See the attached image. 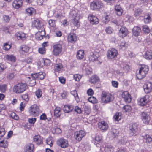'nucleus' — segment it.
I'll use <instances>...</instances> for the list:
<instances>
[{"label":"nucleus","mask_w":152,"mask_h":152,"mask_svg":"<svg viewBox=\"0 0 152 152\" xmlns=\"http://www.w3.org/2000/svg\"><path fill=\"white\" fill-rule=\"evenodd\" d=\"M88 19L92 24H96L99 23V20L97 17L92 15H89Z\"/></svg>","instance_id":"18"},{"label":"nucleus","mask_w":152,"mask_h":152,"mask_svg":"<svg viewBox=\"0 0 152 152\" xmlns=\"http://www.w3.org/2000/svg\"><path fill=\"white\" fill-rule=\"evenodd\" d=\"M151 18L149 15H145L144 16V21L145 23H148L151 21Z\"/></svg>","instance_id":"42"},{"label":"nucleus","mask_w":152,"mask_h":152,"mask_svg":"<svg viewBox=\"0 0 152 152\" xmlns=\"http://www.w3.org/2000/svg\"><path fill=\"white\" fill-rule=\"evenodd\" d=\"M106 33L108 34H111L113 31V29L110 26L106 27L105 29Z\"/></svg>","instance_id":"51"},{"label":"nucleus","mask_w":152,"mask_h":152,"mask_svg":"<svg viewBox=\"0 0 152 152\" xmlns=\"http://www.w3.org/2000/svg\"><path fill=\"white\" fill-rule=\"evenodd\" d=\"M121 67H123V69L124 71H128L129 69V66L126 64H122L121 65Z\"/></svg>","instance_id":"50"},{"label":"nucleus","mask_w":152,"mask_h":152,"mask_svg":"<svg viewBox=\"0 0 152 152\" xmlns=\"http://www.w3.org/2000/svg\"><path fill=\"white\" fill-rule=\"evenodd\" d=\"M102 19L103 22L106 23H107L110 20V18L108 15H106L105 17L102 18Z\"/></svg>","instance_id":"59"},{"label":"nucleus","mask_w":152,"mask_h":152,"mask_svg":"<svg viewBox=\"0 0 152 152\" xmlns=\"http://www.w3.org/2000/svg\"><path fill=\"white\" fill-rule=\"evenodd\" d=\"M33 26L35 27L39 30L41 31L42 32L44 33L45 28L44 27L43 24L40 22L38 19L34 20L32 23ZM45 33H44V34Z\"/></svg>","instance_id":"8"},{"label":"nucleus","mask_w":152,"mask_h":152,"mask_svg":"<svg viewBox=\"0 0 152 152\" xmlns=\"http://www.w3.org/2000/svg\"><path fill=\"white\" fill-rule=\"evenodd\" d=\"M99 77L96 75L92 76L89 80V82L92 84L95 83L99 82Z\"/></svg>","instance_id":"29"},{"label":"nucleus","mask_w":152,"mask_h":152,"mask_svg":"<svg viewBox=\"0 0 152 152\" xmlns=\"http://www.w3.org/2000/svg\"><path fill=\"white\" fill-rule=\"evenodd\" d=\"M14 76L15 75L14 73H10L7 75L6 77L9 80H11L14 77Z\"/></svg>","instance_id":"57"},{"label":"nucleus","mask_w":152,"mask_h":152,"mask_svg":"<svg viewBox=\"0 0 152 152\" xmlns=\"http://www.w3.org/2000/svg\"><path fill=\"white\" fill-rule=\"evenodd\" d=\"M6 58L7 60L12 62H14L16 60L15 57L12 55H7L6 56Z\"/></svg>","instance_id":"39"},{"label":"nucleus","mask_w":152,"mask_h":152,"mask_svg":"<svg viewBox=\"0 0 152 152\" xmlns=\"http://www.w3.org/2000/svg\"><path fill=\"white\" fill-rule=\"evenodd\" d=\"M39 107L36 104L31 105L29 111L30 115L34 117L38 116L39 115Z\"/></svg>","instance_id":"7"},{"label":"nucleus","mask_w":152,"mask_h":152,"mask_svg":"<svg viewBox=\"0 0 152 152\" xmlns=\"http://www.w3.org/2000/svg\"><path fill=\"white\" fill-rule=\"evenodd\" d=\"M84 50H80L77 52V57L78 59H82L84 58Z\"/></svg>","instance_id":"34"},{"label":"nucleus","mask_w":152,"mask_h":152,"mask_svg":"<svg viewBox=\"0 0 152 152\" xmlns=\"http://www.w3.org/2000/svg\"><path fill=\"white\" fill-rule=\"evenodd\" d=\"M92 142L97 147H99L103 141V137L100 134H94L92 135Z\"/></svg>","instance_id":"4"},{"label":"nucleus","mask_w":152,"mask_h":152,"mask_svg":"<svg viewBox=\"0 0 152 152\" xmlns=\"http://www.w3.org/2000/svg\"><path fill=\"white\" fill-rule=\"evenodd\" d=\"M26 83H18L14 86L13 91L17 94L22 93L26 90Z\"/></svg>","instance_id":"3"},{"label":"nucleus","mask_w":152,"mask_h":152,"mask_svg":"<svg viewBox=\"0 0 152 152\" xmlns=\"http://www.w3.org/2000/svg\"><path fill=\"white\" fill-rule=\"evenodd\" d=\"M23 1L21 0L14 1L12 3L13 7L15 9H18L22 6Z\"/></svg>","instance_id":"23"},{"label":"nucleus","mask_w":152,"mask_h":152,"mask_svg":"<svg viewBox=\"0 0 152 152\" xmlns=\"http://www.w3.org/2000/svg\"><path fill=\"white\" fill-rule=\"evenodd\" d=\"M40 119L41 120H46L47 119V117L46 114L45 113L42 114L40 116Z\"/></svg>","instance_id":"64"},{"label":"nucleus","mask_w":152,"mask_h":152,"mask_svg":"<svg viewBox=\"0 0 152 152\" xmlns=\"http://www.w3.org/2000/svg\"><path fill=\"white\" fill-rule=\"evenodd\" d=\"M128 46V44L125 41H122L121 42L120 47L121 49L125 50Z\"/></svg>","instance_id":"46"},{"label":"nucleus","mask_w":152,"mask_h":152,"mask_svg":"<svg viewBox=\"0 0 152 152\" xmlns=\"http://www.w3.org/2000/svg\"><path fill=\"white\" fill-rule=\"evenodd\" d=\"M141 31V28L139 27L135 26L132 29V32L133 34L135 36H137L139 35Z\"/></svg>","instance_id":"31"},{"label":"nucleus","mask_w":152,"mask_h":152,"mask_svg":"<svg viewBox=\"0 0 152 152\" xmlns=\"http://www.w3.org/2000/svg\"><path fill=\"white\" fill-rule=\"evenodd\" d=\"M21 49L24 52L27 53L29 51V48L28 46L24 45L22 46Z\"/></svg>","instance_id":"53"},{"label":"nucleus","mask_w":152,"mask_h":152,"mask_svg":"<svg viewBox=\"0 0 152 152\" xmlns=\"http://www.w3.org/2000/svg\"><path fill=\"white\" fill-rule=\"evenodd\" d=\"M46 143L47 144L49 145L50 147L52 146L53 145V142L50 138L47 139Z\"/></svg>","instance_id":"60"},{"label":"nucleus","mask_w":152,"mask_h":152,"mask_svg":"<svg viewBox=\"0 0 152 152\" xmlns=\"http://www.w3.org/2000/svg\"><path fill=\"white\" fill-rule=\"evenodd\" d=\"M63 65L61 63H56L54 65V71L55 72H59L63 68Z\"/></svg>","instance_id":"28"},{"label":"nucleus","mask_w":152,"mask_h":152,"mask_svg":"<svg viewBox=\"0 0 152 152\" xmlns=\"http://www.w3.org/2000/svg\"><path fill=\"white\" fill-rule=\"evenodd\" d=\"M141 118L143 122L145 124H148L150 122L151 118L148 113L143 112L141 114Z\"/></svg>","instance_id":"12"},{"label":"nucleus","mask_w":152,"mask_h":152,"mask_svg":"<svg viewBox=\"0 0 152 152\" xmlns=\"http://www.w3.org/2000/svg\"><path fill=\"white\" fill-rule=\"evenodd\" d=\"M1 138L0 139V146L4 148H7L8 145V142L6 138L1 140Z\"/></svg>","instance_id":"27"},{"label":"nucleus","mask_w":152,"mask_h":152,"mask_svg":"<svg viewBox=\"0 0 152 152\" xmlns=\"http://www.w3.org/2000/svg\"><path fill=\"white\" fill-rule=\"evenodd\" d=\"M74 79L77 81H79L81 78V76L79 74H75L73 75Z\"/></svg>","instance_id":"56"},{"label":"nucleus","mask_w":152,"mask_h":152,"mask_svg":"<svg viewBox=\"0 0 152 152\" xmlns=\"http://www.w3.org/2000/svg\"><path fill=\"white\" fill-rule=\"evenodd\" d=\"M17 39L18 40H24L26 38V34L22 32H17L15 34Z\"/></svg>","instance_id":"21"},{"label":"nucleus","mask_w":152,"mask_h":152,"mask_svg":"<svg viewBox=\"0 0 152 152\" xmlns=\"http://www.w3.org/2000/svg\"><path fill=\"white\" fill-rule=\"evenodd\" d=\"M98 56V53L94 50L91 52L88 57L90 61L93 62L97 60Z\"/></svg>","instance_id":"13"},{"label":"nucleus","mask_w":152,"mask_h":152,"mask_svg":"<svg viewBox=\"0 0 152 152\" xmlns=\"http://www.w3.org/2000/svg\"><path fill=\"white\" fill-rule=\"evenodd\" d=\"M122 117L121 113L117 112L113 116V119L115 121H118L121 119Z\"/></svg>","instance_id":"32"},{"label":"nucleus","mask_w":152,"mask_h":152,"mask_svg":"<svg viewBox=\"0 0 152 152\" xmlns=\"http://www.w3.org/2000/svg\"><path fill=\"white\" fill-rule=\"evenodd\" d=\"M131 106L128 104L124 106L122 108V111L123 112H129L131 111Z\"/></svg>","instance_id":"43"},{"label":"nucleus","mask_w":152,"mask_h":152,"mask_svg":"<svg viewBox=\"0 0 152 152\" xmlns=\"http://www.w3.org/2000/svg\"><path fill=\"white\" fill-rule=\"evenodd\" d=\"M34 145L32 143L26 145L24 148L25 152H34Z\"/></svg>","instance_id":"19"},{"label":"nucleus","mask_w":152,"mask_h":152,"mask_svg":"<svg viewBox=\"0 0 152 152\" xmlns=\"http://www.w3.org/2000/svg\"><path fill=\"white\" fill-rule=\"evenodd\" d=\"M143 57L147 60H151L152 59V50H148L146 51L143 55Z\"/></svg>","instance_id":"24"},{"label":"nucleus","mask_w":152,"mask_h":152,"mask_svg":"<svg viewBox=\"0 0 152 152\" xmlns=\"http://www.w3.org/2000/svg\"><path fill=\"white\" fill-rule=\"evenodd\" d=\"M98 127L100 130L104 131L108 129V126L107 123L104 121H102L99 123Z\"/></svg>","instance_id":"20"},{"label":"nucleus","mask_w":152,"mask_h":152,"mask_svg":"<svg viewBox=\"0 0 152 152\" xmlns=\"http://www.w3.org/2000/svg\"><path fill=\"white\" fill-rule=\"evenodd\" d=\"M44 33L41 31H39L37 33L36 36V38L38 40H41L43 39V37H45V32L44 31Z\"/></svg>","instance_id":"36"},{"label":"nucleus","mask_w":152,"mask_h":152,"mask_svg":"<svg viewBox=\"0 0 152 152\" xmlns=\"http://www.w3.org/2000/svg\"><path fill=\"white\" fill-rule=\"evenodd\" d=\"M129 34V31L127 28L124 26H122L118 31L119 36L123 38Z\"/></svg>","instance_id":"11"},{"label":"nucleus","mask_w":152,"mask_h":152,"mask_svg":"<svg viewBox=\"0 0 152 152\" xmlns=\"http://www.w3.org/2000/svg\"><path fill=\"white\" fill-rule=\"evenodd\" d=\"M73 107L72 106L69 104L65 105L63 108L64 112L65 113H69L72 111L73 109Z\"/></svg>","instance_id":"25"},{"label":"nucleus","mask_w":152,"mask_h":152,"mask_svg":"<svg viewBox=\"0 0 152 152\" xmlns=\"http://www.w3.org/2000/svg\"><path fill=\"white\" fill-rule=\"evenodd\" d=\"M61 108L58 107H56L54 110V115L57 117H58L60 115V111Z\"/></svg>","instance_id":"40"},{"label":"nucleus","mask_w":152,"mask_h":152,"mask_svg":"<svg viewBox=\"0 0 152 152\" xmlns=\"http://www.w3.org/2000/svg\"><path fill=\"white\" fill-rule=\"evenodd\" d=\"M57 145L63 148H65L69 146L68 141L63 138H60L57 140L56 142Z\"/></svg>","instance_id":"10"},{"label":"nucleus","mask_w":152,"mask_h":152,"mask_svg":"<svg viewBox=\"0 0 152 152\" xmlns=\"http://www.w3.org/2000/svg\"><path fill=\"white\" fill-rule=\"evenodd\" d=\"M114 148L110 145H107L105 146L104 150L105 152H113Z\"/></svg>","instance_id":"37"},{"label":"nucleus","mask_w":152,"mask_h":152,"mask_svg":"<svg viewBox=\"0 0 152 152\" xmlns=\"http://www.w3.org/2000/svg\"><path fill=\"white\" fill-rule=\"evenodd\" d=\"M143 88L146 93H149L152 91V83L149 82H147L143 86Z\"/></svg>","instance_id":"16"},{"label":"nucleus","mask_w":152,"mask_h":152,"mask_svg":"<svg viewBox=\"0 0 152 152\" xmlns=\"http://www.w3.org/2000/svg\"><path fill=\"white\" fill-rule=\"evenodd\" d=\"M51 62L50 60L49 59H46L44 61V64L47 66L50 65Z\"/></svg>","instance_id":"63"},{"label":"nucleus","mask_w":152,"mask_h":152,"mask_svg":"<svg viewBox=\"0 0 152 152\" xmlns=\"http://www.w3.org/2000/svg\"><path fill=\"white\" fill-rule=\"evenodd\" d=\"M118 51L114 48L109 49L107 53V56L109 60H115L117 57Z\"/></svg>","instance_id":"5"},{"label":"nucleus","mask_w":152,"mask_h":152,"mask_svg":"<svg viewBox=\"0 0 152 152\" xmlns=\"http://www.w3.org/2000/svg\"><path fill=\"white\" fill-rule=\"evenodd\" d=\"M101 99L102 102L108 103L113 100L114 97L110 93L103 91L101 95Z\"/></svg>","instance_id":"2"},{"label":"nucleus","mask_w":152,"mask_h":152,"mask_svg":"<svg viewBox=\"0 0 152 152\" xmlns=\"http://www.w3.org/2000/svg\"><path fill=\"white\" fill-rule=\"evenodd\" d=\"M53 54L56 56H59L62 51V48L61 44H56L53 46Z\"/></svg>","instance_id":"9"},{"label":"nucleus","mask_w":152,"mask_h":152,"mask_svg":"<svg viewBox=\"0 0 152 152\" xmlns=\"http://www.w3.org/2000/svg\"><path fill=\"white\" fill-rule=\"evenodd\" d=\"M77 37L76 34L70 33L68 36V40L69 42L74 43L77 40Z\"/></svg>","instance_id":"22"},{"label":"nucleus","mask_w":152,"mask_h":152,"mask_svg":"<svg viewBox=\"0 0 152 152\" xmlns=\"http://www.w3.org/2000/svg\"><path fill=\"white\" fill-rule=\"evenodd\" d=\"M34 140L38 144H40L42 143V138L39 135H35L34 137Z\"/></svg>","instance_id":"33"},{"label":"nucleus","mask_w":152,"mask_h":152,"mask_svg":"<svg viewBox=\"0 0 152 152\" xmlns=\"http://www.w3.org/2000/svg\"><path fill=\"white\" fill-rule=\"evenodd\" d=\"M145 139L146 140L147 143H151L152 142V138L149 135L147 134L145 135Z\"/></svg>","instance_id":"48"},{"label":"nucleus","mask_w":152,"mask_h":152,"mask_svg":"<svg viewBox=\"0 0 152 152\" xmlns=\"http://www.w3.org/2000/svg\"><path fill=\"white\" fill-rule=\"evenodd\" d=\"M71 24L77 27H79L80 26V23L78 18L75 17L74 19L71 20Z\"/></svg>","instance_id":"26"},{"label":"nucleus","mask_w":152,"mask_h":152,"mask_svg":"<svg viewBox=\"0 0 152 152\" xmlns=\"http://www.w3.org/2000/svg\"><path fill=\"white\" fill-rule=\"evenodd\" d=\"M122 97L126 102H130L131 101L132 98L130 95L127 91H124L121 94Z\"/></svg>","instance_id":"14"},{"label":"nucleus","mask_w":152,"mask_h":152,"mask_svg":"<svg viewBox=\"0 0 152 152\" xmlns=\"http://www.w3.org/2000/svg\"><path fill=\"white\" fill-rule=\"evenodd\" d=\"M45 73L42 72H40L38 73L32 74L31 75L34 79L39 80L44 79L45 77Z\"/></svg>","instance_id":"17"},{"label":"nucleus","mask_w":152,"mask_h":152,"mask_svg":"<svg viewBox=\"0 0 152 152\" xmlns=\"http://www.w3.org/2000/svg\"><path fill=\"white\" fill-rule=\"evenodd\" d=\"M38 51L41 54H45L46 52V49L44 47L39 48L38 49Z\"/></svg>","instance_id":"58"},{"label":"nucleus","mask_w":152,"mask_h":152,"mask_svg":"<svg viewBox=\"0 0 152 152\" xmlns=\"http://www.w3.org/2000/svg\"><path fill=\"white\" fill-rule=\"evenodd\" d=\"M27 13L29 15H31L35 12V9L32 7L27 9L26 10Z\"/></svg>","instance_id":"41"},{"label":"nucleus","mask_w":152,"mask_h":152,"mask_svg":"<svg viewBox=\"0 0 152 152\" xmlns=\"http://www.w3.org/2000/svg\"><path fill=\"white\" fill-rule=\"evenodd\" d=\"M11 47V46L10 44H9L7 43H6L4 44L3 49L4 50L7 51L9 50Z\"/></svg>","instance_id":"52"},{"label":"nucleus","mask_w":152,"mask_h":152,"mask_svg":"<svg viewBox=\"0 0 152 152\" xmlns=\"http://www.w3.org/2000/svg\"><path fill=\"white\" fill-rule=\"evenodd\" d=\"M11 117L13 119L17 120L18 118V117L15 113H12L11 114Z\"/></svg>","instance_id":"62"},{"label":"nucleus","mask_w":152,"mask_h":152,"mask_svg":"<svg viewBox=\"0 0 152 152\" xmlns=\"http://www.w3.org/2000/svg\"><path fill=\"white\" fill-rule=\"evenodd\" d=\"M71 94L74 96L77 102L79 101V99L77 91L76 90H74L71 91Z\"/></svg>","instance_id":"44"},{"label":"nucleus","mask_w":152,"mask_h":152,"mask_svg":"<svg viewBox=\"0 0 152 152\" xmlns=\"http://www.w3.org/2000/svg\"><path fill=\"white\" fill-rule=\"evenodd\" d=\"M42 94V91L40 89H38L35 92V94L37 97L38 98L41 97Z\"/></svg>","instance_id":"54"},{"label":"nucleus","mask_w":152,"mask_h":152,"mask_svg":"<svg viewBox=\"0 0 152 152\" xmlns=\"http://www.w3.org/2000/svg\"><path fill=\"white\" fill-rule=\"evenodd\" d=\"M129 129L132 133L138 132L137 125L136 124H133L129 127Z\"/></svg>","instance_id":"30"},{"label":"nucleus","mask_w":152,"mask_h":152,"mask_svg":"<svg viewBox=\"0 0 152 152\" xmlns=\"http://www.w3.org/2000/svg\"><path fill=\"white\" fill-rule=\"evenodd\" d=\"M86 135V134H77L75 136V139L78 141H80L81 140L82 137Z\"/></svg>","instance_id":"45"},{"label":"nucleus","mask_w":152,"mask_h":152,"mask_svg":"<svg viewBox=\"0 0 152 152\" xmlns=\"http://www.w3.org/2000/svg\"><path fill=\"white\" fill-rule=\"evenodd\" d=\"M142 29L143 31L146 33H148L150 32V30L148 26L147 25L143 26Z\"/></svg>","instance_id":"55"},{"label":"nucleus","mask_w":152,"mask_h":152,"mask_svg":"<svg viewBox=\"0 0 152 152\" xmlns=\"http://www.w3.org/2000/svg\"><path fill=\"white\" fill-rule=\"evenodd\" d=\"M115 10L117 12V15L120 16L122 15L123 10L119 5H116L115 7Z\"/></svg>","instance_id":"35"},{"label":"nucleus","mask_w":152,"mask_h":152,"mask_svg":"<svg viewBox=\"0 0 152 152\" xmlns=\"http://www.w3.org/2000/svg\"><path fill=\"white\" fill-rule=\"evenodd\" d=\"M7 89V85L6 84H3L0 85V91L1 92H4Z\"/></svg>","instance_id":"47"},{"label":"nucleus","mask_w":152,"mask_h":152,"mask_svg":"<svg viewBox=\"0 0 152 152\" xmlns=\"http://www.w3.org/2000/svg\"><path fill=\"white\" fill-rule=\"evenodd\" d=\"M149 96L148 95H146L142 98H140L138 102L139 104L141 106L145 105L149 101Z\"/></svg>","instance_id":"15"},{"label":"nucleus","mask_w":152,"mask_h":152,"mask_svg":"<svg viewBox=\"0 0 152 152\" xmlns=\"http://www.w3.org/2000/svg\"><path fill=\"white\" fill-rule=\"evenodd\" d=\"M56 21L55 20H50L49 21V24L51 27H54L55 26Z\"/></svg>","instance_id":"61"},{"label":"nucleus","mask_w":152,"mask_h":152,"mask_svg":"<svg viewBox=\"0 0 152 152\" xmlns=\"http://www.w3.org/2000/svg\"><path fill=\"white\" fill-rule=\"evenodd\" d=\"M143 11L140 8H136L134 12V15L135 16H139L142 14Z\"/></svg>","instance_id":"38"},{"label":"nucleus","mask_w":152,"mask_h":152,"mask_svg":"<svg viewBox=\"0 0 152 152\" xmlns=\"http://www.w3.org/2000/svg\"><path fill=\"white\" fill-rule=\"evenodd\" d=\"M103 6V4L99 0H95L91 2L90 4L91 8L93 10H99Z\"/></svg>","instance_id":"6"},{"label":"nucleus","mask_w":152,"mask_h":152,"mask_svg":"<svg viewBox=\"0 0 152 152\" xmlns=\"http://www.w3.org/2000/svg\"><path fill=\"white\" fill-rule=\"evenodd\" d=\"M88 100L89 102L93 104L96 103L98 101L94 97H90L88 98Z\"/></svg>","instance_id":"49"},{"label":"nucleus","mask_w":152,"mask_h":152,"mask_svg":"<svg viewBox=\"0 0 152 152\" xmlns=\"http://www.w3.org/2000/svg\"><path fill=\"white\" fill-rule=\"evenodd\" d=\"M149 70L148 66L145 65H142L139 70V73L137 75V77L139 80L144 78Z\"/></svg>","instance_id":"1"}]
</instances>
